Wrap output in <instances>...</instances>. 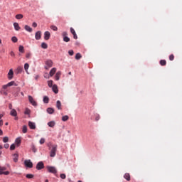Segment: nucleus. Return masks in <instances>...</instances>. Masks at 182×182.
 <instances>
[{
	"mask_svg": "<svg viewBox=\"0 0 182 182\" xmlns=\"http://www.w3.org/2000/svg\"><path fill=\"white\" fill-rule=\"evenodd\" d=\"M57 150H58V145H52V148L50 151V157H55V156H56Z\"/></svg>",
	"mask_w": 182,
	"mask_h": 182,
	"instance_id": "nucleus-1",
	"label": "nucleus"
},
{
	"mask_svg": "<svg viewBox=\"0 0 182 182\" xmlns=\"http://www.w3.org/2000/svg\"><path fill=\"white\" fill-rule=\"evenodd\" d=\"M46 168L48 173H52V174H56L58 173V170H56V167L55 166H48Z\"/></svg>",
	"mask_w": 182,
	"mask_h": 182,
	"instance_id": "nucleus-2",
	"label": "nucleus"
},
{
	"mask_svg": "<svg viewBox=\"0 0 182 182\" xmlns=\"http://www.w3.org/2000/svg\"><path fill=\"white\" fill-rule=\"evenodd\" d=\"M5 170H6V167L0 166V176H2V174L4 176H9V171H5Z\"/></svg>",
	"mask_w": 182,
	"mask_h": 182,
	"instance_id": "nucleus-3",
	"label": "nucleus"
},
{
	"mask_svg": "<svg viewBox=\"0 0 182 182\" xmlns=\"http://www.w3.org/2000/svg\"><path fill=\"white\" fill-rule=\"evenodd\" d=\"M52 66H53V62L52 61V60H47L46 61L45 69L48 70V69H50V68H52Z\"/></svg>",
	"mask_w": 182,
	"mask_h": 182,
	"instance_id": "nucleus-4",
	"label": "nucleus"
},
{
	"mask_svg": "<svg viewBox=\"0 0 182 182\" xmlns=\"http://www.w3.org/2000/svg\"><path fill=\"white\" fill-rule=\"evenodd\" d=\"M24 165L28 168H32L33 167V164L31 161V159L25 160Z\"/></svg>",
	"mask_w": 182,
	"mask_h": 182,
	"instance_id": "nucleus-5",
	"label": "nucleus"
},
{
	"mask_svg": "<svg viewBox=\"0 0 182 182\" xmlns=\"http://www.w3.org/2000/svg\"><path fill=\"white\" fill-rule=\"evenodd\" d=\"M28 101L32 105V106H37L38 104L36 103V101L33 99V97L31 95H28Z\"/></svg>",
	"mask_w": 182,
	"mask_h": 182,
	"instance_id": "nucleus-6",
	"label": "nucleus"
},
{
	"mask_svg": "<svg viewBox=\"0 0 182 182\" xmlns=\"http://www.w3.org/2000/svg\"><path fill=\"white\" fill-rule=\"evenodd\" d=\"M8 79L9 80H12L14 79V70L10 69L8 73Z\"/></svg>",
	"mask_w": 182,
	"mask_h": 182,
	"instance_id": "nucleus-7",
	"label": "nucleus"
},
{
	"mask_svg": "<svg viewBox=\"0 0 182 182\" xmlns=\"http://www.w3.org/2000/svg\"><path fill=\"white\" fill-rule=\"evenodd\" d=\"M45 167V165L43 164V161H40L36 165V168L38 170H42V168H43Z\"/></svg>",
	"mask_w": 182,
	"mask_h": 182,
	"instance_id": "nucleus-8",
	"label": "nucleus"
},
{
	"mask_svg": "<svg viewBox=\"0 0 182 182\" xmlns=\"http://www.w3.org/2000/svg\"><path fill=\"white\" fill-rule=\"evenodd\" d=\"M28 126L31 130H35V129H36V124H35V122L29 121Z\"/></svg>",
	"mask_w": 182,
	"mask_h": 182,
	"instance_id": "nucleus-9",
	"label": "nucleus"
},
{
	"mask_svg": "<svg viewBox=\"0 0 182 182\" xmlns=\"http://www.w3.org/2000/svg\"><path fill=\"white\" fill-rule=\"evenodd\" d=\"M50 38V33L49 31H46L44 33L45 41H49Z\"/></svg>",
	"mask_w": 182,
	"mask_h": 182,
	"instance_id": "nucleus-10",
	"label": "nucleus"
},
{
	"mask_svg": "<svg viewBox=\"0 0 182 182\" xmlns=\"http://www.w3.org/2000/svg\"><path fill=\"white\" fill-rule=\"evenodd\" d=\"M41 36H42V32L37 31L35 35V38L36 39V41H39V39H41Z\"/></svg>",
	"mask_w": 182,
	"mask_h": 182,
	"instance_id": "nucleus-11",
	"label": "nucleus"
},
{
	"mask_svg": "<svg viewBox=\"0 0 182 182\" xmlns=\"http://www.w3.org/2000/svg\"><path fill=\"white\" fill-rule=\"evenodd\" d=\"M23 71V68L19 66L16 68V70H15V73L16 75H19L21 74V72Z\"/></svg>",
	"mask_w": 182,
	"mask_h": 182,
	"instance_id": "nucleus-12",
	"label": "nucleus"
},
{
	"mask_svg": "<svg viewBox=\"0 0 182 182\" xmlns=\"http://www.w3.org/2000/svg\"><path fill=\"white\" fill-rule=\"evenodd\" d=\"M10 114H11L13 117H16V116H18V112H16V109H13L11 110Z\"/></svg>",
	"mask_w": 182,
	"mask_h": 182,
	"instance_id": "nucleus-13",
	"label": "nucleus"
},
{
	"mask_svg": "<svg viewBox=\"0 0 182 182\" xmlns=\"http://www.w3.org/2000/svg\"><path fill=\"white\" fill-rule=\"evenodd\" d=\"M62 75V72L58 71L55 75V80H59L60 79V75Z\"/></svg>",
	"mask_w": 182,
	"mask_h": 182,
	"instance_id": "nucleus-14",
	"label": "nucleus"
},
{
	"mask_svg": "<svg viewBox=\"0 0 182 182\" xmlns=\"http://www.w3.org/2000/svg\"><path fill=\"white\" fill-rule=\"evenodd\" d=\"M52 90L54 93L58 94L59 92V90H58V85H53V86L51 87Z\"/></svg>",
	"mask_w": 182,
	"mask_h": 182,
	"instance_id": "nucleus-15",
	"label": "nucleus"
},
{
	"mask_svg": "<svg viewBox=\"0 0 182 182\" xmlns=\"http://www.w3.org/2000/svg\"><path fill=\"white\" fill-rule=\"evenodd\" d=\"M55 73H56V68H53L49 73V76H50V77H52V76H53V75H55Z\"/></svg>",
	"mask_w": 182,
	"mask_h": 182,
	"instance_id": "nucleus-16",
	"label": "nucleus"
},
{
	"mask_svg": "<svg viewBox=\"0 0 182 182\" xmlns=\"http://www.w3.org/2000/svg\"><path fill=\"white\" fill-rule=\"evenodd\" d=\"M18 157H19V154H13V160H14V163H18Z\"/></svg>",
	"mask_w": 182,
	"mask_h": 182,
	"instance_id": "nucleus-17",
	"label": "nucleus"
},
{
	"mask_svg": "<svg viewBox=\"0 0 182 182\" xmlns=\"http://www.w3.org/2000/svg\"><path fill=\"white\" fill-rule=\"evenodd\" d=\"M47 124H48V127H55L56 122H55V121H50V122H48Z\"/></svg>",
	"mask_w": 182,
	"mask_h": 182,
	"instance_id": "nucleus-18",
	"label": "nucleus"
},
{
	"mask_svg": "<svg viewBox=\"0 0 182 182\" xmlns=\"http://www.w3.org/2000/svg\"><path fill=\"white\" fill-rule=\"evenodd\" d=\"M56 107L58 109V110L62 109V103L60 102V100H58L56 102Z\"/></svg>",
	"mask_w": 182,
	"mask_h": 182,
	"instance_id": "nucleus-19",
	"label": "nucleus"
},
{
	"mask_svg": "<svg viewBox=\"0 0 182 182\" xmlns=\"http://www.w3.org/2000/svg\"><path fill=\"white\" fill-rule=\"evenodd\" d=\"M14 29L15 31H20L21 27L19 26V23H14Z\"/></svg>",
	"mask_w": 182,
	"mask_h": 182,
	"instance_id": "nucleus-20",
	"label": "nucleus"
},
{
	"mask_svg": "<svg viewBox=\"0 0 182 182\" xmlns=\"http://www.w3.org/2000/svg\"><path fill=\"white\" fill-rule=\"evenodd\" d=\"M54 112H55V109H53V108L49 107L47 109V112L49 114H53Z\"/></svg>",
	"mask_w": 182,
	"mask_h": 182,
	"instance_id": "nucleus-21",
	"label": "nucleus"
},
{
	"mask_svg": "<svg viewBox=\"0 0 182 182\" xmlns=\"http://www.w3.org/2000/svg\"><path fill=\"white\" fill-rule=\"evenodd\" d=\"M8 86L11 87V86H18V84L15 82V81H11L7 83Z\"/></svg>",
	"mask_w": 182,
	"mask_h": 182,
	"instance_id": "nucleus-22",
	"label": "nucleus"
},
{
	"mask_svg": "<svg viewBox=\"0 0 182 182\" xmlns=\"http://www.w3.org/2000/svg\"><path fill=\"white\" fill-rule=\"evenodd\" d=\"M21 137H18L17 138L16 140H15V143L17 145V147H19V145L21 144Z\"/></svg>",
	"mask_w": 182,
	"mask_h": 182,
	"instance_id": "nucleus-23",
	"label": "nucleus"
},
{
	"mask_svg": "<svg viewBox=\"0 0 182 182\" xmlns=\"http://www.w3.org/2000/svg\"><path fill=\"white\" fill-rule=\"evenodd\" d=\"M124 178L125 180H127V181H130V174L129 173H125L124 175Z\"/></svg>",
	"mask_w": 182,
	"mask_h": 182,
	"instance_id": "nucleus-24",
	"label": "nucleus"
},
{
	"mask_svg": "<svg viewBox=\"0 0 182 182\" xmlns=\"http://www.w3.org/2000/svg\"><path fill=\"white\" fill-rule=\"evenodd\" d=\"M43 101V103H46V104L49 103V97H48V96H44Z\"/></svg>",
	"mask_w": 182,
	"mask_h": 182,
	"instance_id": "nucleus-25",
	"label": "nucleus"
},
{
	"mask_svg": "<svg viewBox=\"0 0 182 182\" xmlns=\"http://www.w3.org/2000/svg\"><path fill=\"white\" fill-rule=\"evenodd\" d=\"M69 120V116L68 115H64L62 117V121L63 122H68Z\"/></svg>",
	"mask_w": 182,
	"mask_h": 182,
	"instance_id": "nucleus-26",
	"label": "nucleus"
},
{
	"mask_svg": "<svg viewBox=\"0 0 182 182\" xmlns=\"http://www.w3.org/2000/svg\"><path fill=\"white\" fill-rule=\"evenodd\" d=\"M47 83L49 87H52L53 86V80H48Z\"/></svg>",
	"mask_w": 182,
	"mask_h": 182,
	"instance_id": "nucleus-27",
	"label": "nucleus"
},
{
	"mask_svg": "<svg viewBox=\"0 0 182 182\" xmlns=\"http://www.w3.org/2000/svg\"><path fill=\"white\" fill-rule=\"evenodd\" d=\"M25 30L27 31V32H32V28L28 25L25 26Z\"/></svg>",
	"mask_w": 182,
	"mask_h": 182,
	"instance_id": "nucleus-28",
	"label": "nucleus"
},
{
	"mask_svg": "<svg viewBox=\"0 0 182 182\" xmlns=\"http://www.w3.org/2000/svg\"><path fill=\"white\" fill-rule=\"evenodd\" d=\"M28 69H29V64L28 63H26L24 64V70H26V73H28Z\"/></svg>",
	"mask_w": 182,
	"mask_h": 182,
	"instance_id": "nucleus-29",
	"label": "nucleus"
},
{
	"mask_svg": "<svg viewBox=\"0 0 182 182\" xmlns=\"http://www.w3.org/2000/svg\"><path fill=\"white\" fill-rule=\"evenodd\" d=\"M41 48L43 49H48V44H46V43H41Z\"/></svg>",
	"mask_w": 182,
	"mask_h": 182,
	"instance_id": "nucleus-30",
	"label": "nucleus"
},
{
	"mask_svg": "<svg viewBox=\"0 0 182 182\" xmlns=\"http://www.w3.org/2000/svg\"><path fill=\"white\" fill-rule=\"evenodd\" d=\"M23 133H26L28 132V127L26 125L23 126V129H22Z\"/></svg>",
	"mask_w": 182,
	"mask_h": 182,
	"instance_id": "nucleus-31",
	"label": "nucleus"
},
{
	"mask_svg": "<svg viewBox=\"0 0 182 182\" xmlns=\"http://www.w3.org/2000/svg\"><path fill=\"white\" fill-rule=\"evenodd\" d=\"M18 50L19 52H21V53H23V52H25V50H23V46H20L18 47Z\"/></svg>",
	"mask_w": 182,
	"mask_h": 182,
	"instance_id": "nucleus-32",
	"label": "nucleus"
},
{
	"mask_svg": "<svg viewBox=\"0 0 182 182\" xmlns=\"http://www.w3.org/2000/svg\"><path fill=\"white\" fill-rule=\"evenodd\" d=\"M11 41L14 42V43H16V42H18V38H16V36H13L11 38Z\"/></svg>",
	"mask_w": 182,
	"mask_h": 182,
	"instance_id": "nucleus-33",
	"label": "nucleus"
},
{
	"mask_svg": "<svg viewBox=\"0 0 182 182\" xmlns=\"http://www.w3.org/2000/svg\"><path fill=\"white\" fill-rule=\"evenodd\" d=\"M82 58V55H80V53H77L76 55H75V59L77 60H79V59H80Z\"/></svg>",
	"mask_w": 182,
	"mask_h": 182,
	"instance_id": "nucleus-34",
	"label": "nucleus"
},
{
	"mask_svg": "<svg viewBox=\"0 0 182 182\" xmlns=\"http://www.w3.org/2000/svg\"><path fill=\"white\" fill-rule=\"evenodd\" d=\"M8 141H9V138L8 136H4L3 138V142L4 143H8Z\"/></svg>",
	"mask_w": 182,
	"mask_h": 182,
	"instance_id": "nucleus-35",
	"label": "nucleus"
},
{
	"mask_svg": "<svg viewBox=\"0 0 182 182\" xmlns=\"http://www.w3.org/2000/svg\"><path fill=\"white\" fill-rule=\"evenodd\" d=\"M22 18H23V15L22 14H17L16 16V19H22Z\"/></svg>",
	"mask_w": 182,
	"mask_h": 182,
	"instance_id": "nucleus-36",
	"label": "nucleus"
},
{
	"mask_svg": "<svg viewBox=\"0 0 182 182\" xmlns=\"http://www.w3.org/2000/svg\"><path fill=\"white\" fill-rule=\"evenodd\" d=\"M31 149H32V151H33V153H36V151H38L36 149V147L33 144L31 145Z\"/></svg>",
	"mask_w": 182,
	"mask_h": 182,
	"instance_id": "nucleus-37",
	"label": "nucleus"
},
{
	"mask_svg": "<svg viewBox=\"0 0 182 182\" xmlns=\"http://www.w3.org/2000/svg\"><path fill=\"white\" fill-rule=\"evenodd\" d=\"M25 114H31V109L26 108L25 112H24Z\"/></svg>",
	"mask_w": 182,
	"mask_h": 182,
	"instance_id": "nucleus-38",
	"label": "nucleus"
},
{
	"mask_svg": "<svg viewBox=\"0 0 182 182\" xmlns=\"http://www.w3.org/2000/svg\"><path fill=\"white\" fill-rule=\"evenodd\" d=\"M63 41H64V42H70V38H69V37H68V36L63 37Z\"/></svg>",
	"mask_w": 182,
	"mask_h": 182,
	"instance_id": "nucleus-39",
	"label": "nucleus"
},
{
	"mask_svg": "<svg viewBox=\"0 0 182 182\" xmlns=\"http://www.w3.org/2000/svg\"><path fill=\"white\" fill-rule=\"evenodd\" d=\"M160 65H161V66H165V65H166V60H161L160 61Z\"/></svg>",
	"mask_w": 182,
	"mask_h": 182,
	"instance_id": "nucleus-40",
	"label": "nucleus"
},
{
	"mask_svg": "<svg viewBox=\"0 0 182 182\" xmlns=\"http://www.w3.org/2000/svg\"><path fill=\"white\" fill-rule=\"evenodd\" d=\"M60 177L62 178V180H65V178H66V175L65 173H61Z\"/></svg>",
	"mask_w": 182,
	"mask_h": 182,
	"instance_id": "nucleus-41",
	"label": "nucleus"
},
{
	"mask_svg": "<svg viewBox=\"0 0 182 182\" xmlns=\"http://www.w3.org/2000/svg\"><path fill=\"white\" fill-rule=\"evenodd\" d=\"M50 29H52V31H58V27H56L55 26H50Z\"/></svg>",
	"mask_w": 182,
	"mask_h": 182,
	"instance_id": "nucleus-42",
	"label": "nucleus"
},
{
	"mask_svg": "<svg viewBox=\"0 0 182 182\" xmlns=\"http://www.w3.org/2000/svg\"><path fill=\"white\" fill-rule=\"evenodd\" d=\"M40 144H43L45 143V138H41L39 141Z\"/></svg>",
	"mask_w": 182,
	"mask_h": 182,
	"instance_id": "nucleus-43",
	"label": "nucleus"
},
{
	"mask_svg": "<svg viewBox=\"0 0 182 182\" xmlns=\"http://www.w3.org/2000/svg\"><path fill=\"white\" fill-rule=\"evenodd\" d=\"M32 54H31V53H27L26 55V58L27 59H31V56Z\"/></svg>",
	"mask_w": 182,
	"mask_h": 182,
	"instance_id": "nucleus-44",
	"label": "nucleus"
},
{
	"mask_svg": "<svg viewBox=\"0 0 182 182\" xmlns=\"http://www.w3.org/2000/svg\"><path fill=\"white\" fill-rule=\"evenodd\" d=\"M26 178H33V175L32 174H27L26 176Z\"/></svg>",
	"mask_w": 182,
	"mask_h": 182,
	"instance_id": "nucleus-45",
	"label": "nucleus"
},
{
	"mask_svg": "<svg viewBox=\"0 0 182 182\" xmlns=\"http://www.w3.org/2000/svg\"><path fill=\"white\" fill-rule=\"evenodd\" d=\"M15 147H16L15 144H11L10 146V150H15Z\"/></svg>",
	"mask_w": 182,
	"mask_h": 182,
	"instance_id": "nucleus-46",
	"label": "nucleus"
},
{
	"mask_svg": "<svg viewBox=\"0 0 182 182\" xmlns=\"http://www.w3.org/2000/svg\"><path fill=\"white\" fill-rule=\"evenodd\" d=\"M8 87H9V85H8V84L4 85L2 86V89H4V90H6V89H8Z\"/></svg>",
	"mask_w": 182,
	"mask_h": 182,
	"instance_id": "nucleus-47",
	"label": "nucleus"
},
{
	"mask_svg": "<svg viewBox=\"0 0 182 182\" xmlns=\"http://www.w3.org/2000/svg\"><path fill=\"white\" fill-rule=\"evenodd\" d=\"M68 53H69L70 56H73V53H74L73 50H70L68 51Z\"/></svg>",
	"mask_w": 182,
	"mask_h": 182,
	"instance_id": "nucleus-48",
	"label": "nucleus"
},
{
	"mask_svg": "<svg viewBox=\"0 0 182 182\" xmlns=\"http://www.w3.org/2000/svg\"><path fill=\"white\" fill-rule=\"evenodd\" d=\"M70 33H72V35H74V33H76V31H75V29H73V28H70Z\"/></svg>",
	"mask_w": 182,
	"mask_h": 182,
	"instance_id": "nucleus-49",
	"label": "nucleus"
},
{
	"mask_svg": "<svg viewBox=\"0 0 182 182\" xmlns=\"http://www.w3.org/2000/svg\"><path fill=\"white\" fill-rule=\"evenodd\" d=\"M169 60H174V55L173 54L169 55Z\"/></svg>",
	"mask_w": 182,
	"mask_h": 182,
	"instance_id": "nucleus-50",
	"label": "nucleus"
},
{
	"mask_svg": "<svg viewBox=\"0 0 182 182\" xmlns=\"http://www.w3.org/2000/svg\"><path fill=\"white\" fill-rule=\"evenodd\" d=\"M63 38L68 36V33L66 31H63V33H62Z\"/></svg>",
	"mask_w": 182,
	"mask_h": 182,
	"instance_id": "nucleus-51",
	"label": "nucleus"
},
{
	"mask_svg": "<svg viewBox=\"0 0 182 182\" xmlns=\"http://www.w3.org/2000/svg\"><path fill=\"white\" fill-rule=\"evenodd\" d=\"M32 26L33 28H36V26H38V23H36V22H33V24H32Z\"/></svg>",
	"mask_w": 182,
	"mask_h": 182,
	"instance_id": "nucleus-52",
	"label": "nucleus"
},
{
	"mask_svg": "<svg viewBox=\"0 0 182 182\" xmlns=\"http://www.w3.org/2000/svg\"><path fill=\"white\" fill-rule=\"evenodd\" d=\"M4 148L5 149H9V144H4Z\"/></svg>",
	"mask_w": 182,
	"mask_h": 182,
	"instance_id": "nucleus-53",
	"label": "nucleus"
},
{
	"mask_svg": "<svg viewBox=\"0 0 182 182\" xmlns=\"http://www.w3.org/2000/svg\"><path fill=\"white\" fill-rule=\"evenodd\" d=\"M14 96H15V97H18L19 95V92H14L13 93Z\"/></svg>",
	"mask_w": 182,
	"mask_h": 182,
	"instance_id": "nucleus-54",
	"label": "nucleus"
},
{
	"mask_svg": "<svg viewBox=\"0 0 182 182\" xmlns=\"http://www.w3.org/2000/svg\"><path fill=\"white\" fill-rule=\"evenodd\" d=\"M4 126V120L1 119L0 120V127Z\"/></svg>",
	"mask_w": 182,
	"mask_h": 182,
	"instance_id": "nucleus-55",
	"label": "nucleus"
},
{
	"mask_svg": "<svg viewBox=\"0 0 182 182\" xmlns=\"http://www.w3.org/2000/svg\"><path fill=\"white\" fill-rule=\"evenodd\" d=\"M73 35L74 39H77V35H76V33H75Z\"/></svg>",
	"mask_w": 182,
	"mask_h": 182,
	"instance_id": "nucleus-56",
	"label": "nucleus"
},
{
	"mask_svg": "<svg viewBox=\"0 0 182 182\" xmlns=\"http://www.w3.org/2000/svg\"><path fill=\"white\" fill-rule=\"evenodd\" d=\"M9 109H10V110H12V104H9Z\"/></svg>",
	"mask_w": 182,
	"mask_h": 182,
	"instance_id": "nucleus-57",
	"label": "nucleus"
},
{
	"mask_svg": "<svg viewBox=\"0 0 182 182\" xmlns=\"http://www.w3.org/2000/svg\"><path fill=\"white\" fill-rule=\"evenodd\" d=\"M10 55H11V56H15V53H14V51H11L10 53Z\"/></svg>",
	"mask_w": 182,
	"mask_h": 182,
	"instance_id": "nucleus-58",
	"label": "nucleus"
},
{
	"mask_svg": "<svg viewBox=\"0 0 182 182\" xmlns=\"http://www.w3.org/2000/svg\"><path fill=\"white\" fill-rule=\"evenodd\" d=\"M2 134H4V132L0 129V136H2Z\"/></svg>",
	"mask_w": 182,
	"mask_h": 182,
	"instance_id": "nucleus-59",
	"label": "nucleus"
},
{
	"mask_svg": "<svg viewBox=\"0 0 182 182\" xmlns=\"http://www.w3.org/2000/svg\"><path fill=\"white\" fill-rule=\"evenodd\" d=\"M35 79L36 80H38V79H39V75H36Z\"/></svg>",
	"mask_w": 182,
	"mask_h": 182,
	"instance_id": "nucleus-60",
	"label": "nucleus"
},
{
	"mask_svg": "<svg viewBox=\"0 0 182 182\" xmlns=\"http://www.w3.org/2000/svg\"><path fill=\"white\" fill-rule=\"evenodd\" d=\"M3 95H4L5 96H8V92H3Z\"/></svg>",
	"mask_w": 182,
	"mask_h": 182,
	"instance_id": "nucleus-61",
	"label": "nucleus"
},
{
	"mask_svg": "<svg viewBox=\"0 0 182 182\" xmlns=\"http://www.w3.org/2000/svg\"><path fill=\"white\" fill-rule=\"evenodd\" d=\"M2 117H4V114H0V120H1V119Z\"/></svg>",
	"mask_w": 182,
	"mask_h": 182,
	"instance_id": "nucleus-62",
	"label": "nucleus"
},
{
	"mask_svg": "<svg viewBox=\"0 0 182 182\" xmlns=\"http://www.w3.org/2000/svg\"><path fill=\"white\" fill-rule=\"evenodd\" d=\"M4 149V146L2 145H0V150H2Z\"/></svg>",
	"mask_w": 182,
	"mask_h": 182,
	"instance_id": "nucleus-63",
	"label": "nucleus"
},
{
	"mask_svg": "<svg viewBox=\"0 0 182 182\" xmlns=\"http://www.w3.org/2000/svg\"><path fill=\"white\" fill-rule=\"evenodd\" d=\"M18 118L17 117V116H16L15 118H14L15 120H18Z\"/></svg>",
	"mask_w": 182,
	"mask_h": 182,
	"instance_id": "nucleus-64",
	"label": "nucleus"
}]
</instances>
